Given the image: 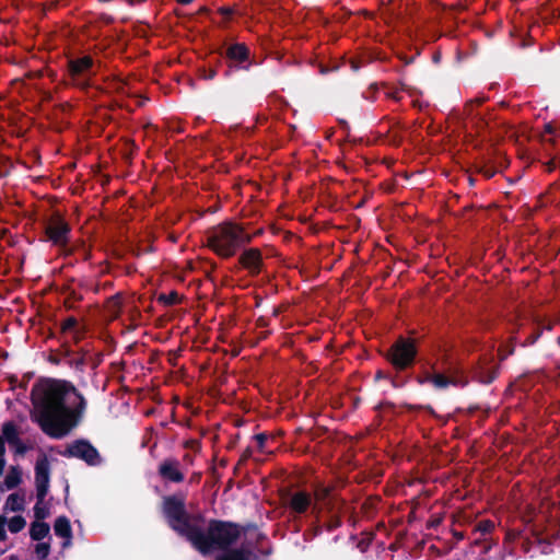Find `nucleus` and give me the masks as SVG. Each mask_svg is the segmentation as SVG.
<instances>
[{"label": "nucleus", "mask_w": 560, "mask_h": 560, "mask_svg": "<svg viewBox=\"0 0 560 560\" xmlns=\"http://www.w3.org/2000/svg\"><path fill=\"white\" fill-rule=\"evenodd\" d=\"M160 475L163 479L172 481V482H180L184 480V475L178 470V468L172 462H164L160 466Z\"/></svg>", "instance_id": "obj_14"}, {"label": "nucleus", "mask_w": 560, "mask_h": 560, "mask_svg": "<svg viewBox=\"0 0 560 560\" xmlns=\"http://www.w3.org/2000/svg\"><path fill=\"white\" fill-rule=\"evenodd\" d=\"M250 241V236L243 228L234 223H223L209 232L208 245L221 257L233 256L237 248Z\"/></svg>", "instance_id": "obj_3"}, {"label": "nucleus", "mask_w": 560, "mask_h": 560, "mask_svg": "<svg viewBox=\"0 0 560 560\" xmlns=\"http://www.w3.org/2000/svg\"><path fill=\"white\" fill-rule=\"evenodd\" d=\"M162 512L168 526L178 535L189 540L191 532L195 530L197 524L191 522L184 498L178 494L164 497Z\"/></svg>", "instance_id": "obj_4"}, {"label": "nucleus", "mask_w": 560, "mask_h": 560, "mask_svg": "<svg viewBox=\"0 0 560 560\" xmlns=\"http://www.w3.org/2000/svg\"><path fill=\"white\" fill-rule=\"evenodd\" d=\"M430 381L436 388H445L448 385L453 386H464L467 382L463 376L459 375H443V374H434Z\"/></svg>", "instance_id": "obj_13"}, {"label": "nucleus", "mask_w": 560, "mask_h": 560, "mask_svg": "<svg viewBox=\"0 0 560 560\" xmlns=\"http://www.w3.org/2000/svg\"><path fill=\"white\" fill-rule=\"evenodd\" d=\"M177 300V294L176 293H172L167 300L168 303H175Z\"/></svg>", "instance_id": "obj_35"}, {"label": "nucleus", "mask_w": 560, "mask_h": 560, "mask_svg": "<svg viewBox=\"0 0 560 560\" xmlns=\"http://www.w3.org/2000/svg\"><path fill=\"white\" fill-rule=\"evenodd\" d=\"M34 515L36 521L43 522V520L47 518L49 516V511L47 508L43 505V503L36 502L34 505Z\"/></svg>", "instance_id": "obj_28"}, {"label": "nucleus", "mask_w": 560, "mask_h": 560, "mask_svg": "<svg viewBox=\"0 0 560 560\" xmlns=\"http://www.w3.org/2000/svg\"><path fill=\"white\" fill-rule=\"evenodd\" d=\"M388 376L383 371H377L375 374L376 380L387 378Z\"/></svg>", "instance_id": "obj_32"}, {"label": "nucleus", "mask_w": 560, "mask_h": 560, "mask_svg": "<svg viewBox=\"0 0 560 560\" xmlns=\"http://www.w3.org/2000/svg\"><path fill=\"white\" fill-rule=\"evenodd\" d=\"M22 481V472L18 467H11L9 472L4 478V486L7 489L11 490L16 488Z\"/></svg>", "instance_id": "obj_21"}, {"label": "nucleus", "mask_w": 560, "mask_h": 560, "mask_svg": "<svg viewBox=\"0 0 560 560\" xmlns=\"http://www.w3.org/2000/svg\"><path fill=\"white\" fill-rule=\"evenodd\" d=\"M545 130H546V132L551 133L553 129H552V126L550 124H547L545 126Z\"/></svg>", "instance_id": "obj_38"}, {"label": "nucleus", "mask_w": 560, "mask_h": 560, "mask_svg": "<svg viewBox=\"0 0 560 560\" xmlns=\"http://www.w3.org/2000/svg\"><path fill=\"white\" fill-rule=\"evenodd\" d=\"M189 445H190V450L194 451V452H197L199 451V443L197 441H190L189 442Z\"/></svg>", "instance_id": "obj_31"}, {"label": "nucleus", "mask_w": 560, "mask_h": 560, "mask_svg": "<svg viewBox=\"0 0 560 560\" xmlns=\"http://www.w3.org/2000/svg\"><path fill=\"white\" fill-rule=\"evenodd\" d=\"M33 418L51 438H63L83 418L85 399L69 382L47 380L32 389Z\"/></svg>", "instance_id": "obj_1"}, {"label": "nucleus", "mask_w": 560, "mask_h": 560, "mask_svg": "<svg viewBox=\"0 0 560 560\" xmlns=\"http://www.w3.org/2000/svg\"><path fill=\"white\" fill-rule=\"evenodd\" d=\"M440 524V520H432L429 524L430 527H436Z\"/></svg>", "instance_id": "obj_36"}, {"label": "nucleus", "mask_w": 560, "mask_h": 560, "mask_svg": "<svg viewBox=\"0 0 560 560\" xmlns=\"http://www.w3.org/2000/svg\"><path fill=\"white\" fill-rule=\"evenodd\" d=\"M10 560H19V558L16 556H11Z\"/></svg>", "instance_id": "obj_43"}, {"label": "nucleus", "mask_w": 560, "mask_h": 560, "mask_svg": "<svg viewBox=\"0 0 560 560\" xmlns=\"http://www.w3.org/2000/svg\"><path fill=\"white\" fill-rule=\"evenodd\" d=\"M240 262L250 273H259L262 265L260 250L257 248H249L245 250L240 257Z\"/></svg>", "instance_id": "obj_10"}, {"label": "nucleus", "mask_w": 560, "mask_h": 560, "mask_svg": "<svg viewBox=\"0 0 560 560\" xmlns=\"http://www.w3.org/2000/svg\"><path fill=\"white\" fill-rule=\"evenodd\" d=\"M50 527L47 523L35 521L31 524L30 536L33 540L40 541L49 534Z\"/></svg>", "instance_id": "obj_19"}, {"label": "nucleus", "mask_w": 560, "mask_h": 560, "mask_svg": "<svg viewBox=\"0 0 560 560\" xmlns=\"http://www.w3.org/2000/svg\"><path fill=\"white\" fill-rule=\"evenodd\" d=\"M35 553L39 560H47L50 553V545L48 542H38L35 546Z\"/></svg>", "instance_id": "obj_26"}, {"label": "nucleus", "mask_w": 560, "mask_h": 560, "mask_svg": "<svg viewBox=\"0 0 560 560\" xmlns=\"http://www.w3.org/2000/svg\"><path fill=\"white\" fill-rule=\"evenodd\" d=\"M4 441H3V438L0 436V455H3L4 454Z\"/></svg>", "instance_id": "obj_34"}, {"label": "nucleus", "mask_w": 560, "mask_h": 560, "mask_svg": "<svg viewBox=\"0 0 560 560\" xmlns=\"http://www.w3.org/2000/svg\"><path fill=\"white\" fill-rule=\"evenodd\" d=\"M36 485V498L38 503H43L47 495L49 482H35Z\"/></svg>", "instance_id": "obj_27"}, {"label": "nucleus", "mask_w": 560, "mask_h": 560, "mask_svg": "<svg viewBox=\"0 0 560 560\" xmlns=\"http://www.w3.org/2000/svg\"><path fill=\"white\" fill-rule=\"evenodd\" d=\"M68 455L85 456L98 455L97 450L86 440H77L68 446Z\"/></svg>", "instance_id": "obj_12"}, {"label": "nucleus", "mask_w": 560, "mask_h": 560, "mask_svg": "<svg viewBox=\"0 0 560 560\" xmlns=\"http://www.w3.org/2000/svg\"><path fill=\"white\" fill-rule=\"evenodd\" d=\"M35 465V482H49L48 457H37Z\"/></svg>", "instance_id": "obj_17"}, {"label": "nucleus", "mask_w": 560, "mask_h": 560, "mask_svg": "<svg viewBox=\"0 0 560 560\" xmlns=\"http://www.w3.org/2000/svg\"><path fill=\"white\" fill-rule=\"evenodd\" d=\"M89 466H97L102 463L103 457H81Z\"/></svg>", "instance_id": "obj_30"}, {"label": "nucleus", "mask_w": 560, "mask_h": 560, "mask_svg": "<svg viewBox=\"0 0 560 560\" xmlns=\"http://www.w3.org/2000/svg\"><path fill=\"white\" fill-rule=\"evenodd\" d=\"M485 175H486L487 177H491V176L493 175V172H491V171H487V172H485Z\"/></svg>", "instance_id": "obj_42"}, {"label": "nucleus", "mask_w": 560, "mask_h": 560, "mask_svg": "<svg viewBox=\"0 0 560 560\" xmlns=\"http://www.w3.org/2000/svg\"><path fill=\"white\" fill-rule=\"evenodd\" d=\"M392 384H393V386H394V387H396V386H397V384L395 383V381H392Z\"/></svg>", "instance_id": "obj_45"}, {"label": "nucleus", "mask_w": 560, "mask_h": 560, "mask_svg": "<svg viewBox=\"0 0 560 560\" xmlns=\"http://www.w3.org/2000/svg\"><path fill=\"white\" fill-rule=\"evenodd\" d=\"M2 434L11 450L16 454H23L28 451L27 445L20 440L19 431L13 423H4Z\"/></svg>", "instance_id": "obj_8"}, {"label": "nucleus", "mask_w": 560, "mask_h": 560, "mask_svg": "<svg viewBox=\"0 0 560 560\" xmlns=\"http://www.w3.org/2000/svg\"><path fill=\"white\" fill-rule=\"evenodd\" d=\"M4 466H5L4 457H0V476L3 474Z\"/></svg>", "instance_id": "obj_33"}, {"label": "nucleus", "mask_w": 560, "mask_h": 560, "mask_svg": "<svg viewBox=\"0 0 560 560\" xmlns=\"http://www.w3.org/2000/svg\"><path fill=\"white\" fill-rule=\"evenodd\" d=\"M179 3L182 4H188L190 3L192 0H177Z\"/></svg>", "instance_id": "obj_41"}, {"label": "nucleus", "mask_w": 560, "mask_h": 560, "mask_svg": "<svg viewBox=\"0 0 560 560\" xmlns=\"http://www.w3.org/2000/svg\"><path fill=\"white\" fill-rule=\"evenodd\" d=\"M454 536H455V538H456L457 540H462V539H464V534H463V533H457V532H456V533H454Z\"/></svg>", "instance_id": "obj_37"}, {"label": "nucleus", "mask_w": 560, "mask_h": 560, "mask_svg": "<svg viewBox=\"0 0 560 560\" xmlns=\"http://www.w3.org/2000/svg\"><path fill=\"white\" fill-rule=\"evenodd\" d=\"M68 68L72 81L78 85H85L96 72L95 63L90 56L70 60Z\"/></svg>", "instance_id": "obj_6"}, {"label": "nucleus", "mask_w": 560, "mask_h": 560, "mask_svg": "<svg viewBox=\"0 0 560 560\" xmlns=\"http://www.w3.org/2000/svg\"><path fill=\"white\" fill-rule=\"evenodd\" d=\"M70 544H71V539H66V540L63 541V544H62V547H63V548H67V547H69V546H70Z\"/></svg>", "instance_id": "obj_40"}, {"label": "nucleus", "mask_w": 560, "mask_h": 560, "mask_svg": "<svg viewBox=\"0 0 560 560\" xmlns=\"http://www.w3.org/2000/svg\"><path fill=\"white\" fill-rule=\"evenodd\" d=\"M5 552V549H0V557Z\"/></svg>", "instance_id": "obj_44"}, {"label": "nucleus", "mask_w": 560, "mask_h": 560, "mask_svg": "<svg viewBox=\"0 0 560 560\" xmlns=\"http://www.w3.org/2000/svg\"><path fill=\"white\" fill-rule=\"evenodd\" d=\"M69 232L68 223L59 217L52 218L46 228L49 241L56 246H65L68 243Z\"/></svg>", "instance_id": "obj_7"}, {"label": "nucleus", "mask_w": 560, "mask_h": 560, "mask_svg": "<svg viewBox=\"0 0 560 560\" xmlns=\"http://www.w3.org/2000/svg\"><path fill=\"white\" fill-rule=\"evenodd\" d=\"M276 443L277 441L275 438H269L260 433L254 436L248 451L250 453H265L266 455H273L278 451Z\"/></svg>", "instance_id": "obj_9"}, {"label": "nucleus", "mask_w": 560, "mask_h": 560, "mask_svg": "<svg viewBox=\"0 0 560 560\" xmlns=\"http://www.w3.org/2000/svg\"><path fill=\"white\" fill-rule=\"evenodd\" d=\"M24 495L20 493H11L5 501L4 510H9L12 512H21L24 510Z\"/></svg>", "instance_id": "obj_20"}, {"label": "nucleus", "mask_w": 560, "mask_h": 560, "mask_svg": "<svg viewBox=\"0 0 560 560\" xmlns=\"http://www.w3.org/2000/svg\"><path fill=\"white\" fill-rule=\"evenodd\" d=\"M222 553L215 557V560H249L252 552L246 548H228L221 550Z\"/></svg>", "instance_id": "obj_15"}, {"label": "nucleus", "mask_w": 560, "mask_h": 560, "mask_svg": "<svg viewBox=\"0 0 560 560\" xmlns=\"http://www.w3.org/2000/svg\"><path fill=\"white\" fill-rule=\"evenodd\" d=\"M252 528L255 524L241 525L232 521L211 518L206 528L197 524L189 537L191 546L202 556H208L218 550H225L237 542L242 534Z\"/></svg>", "instance_id": "obj_2"}, {"label": "nucleus", "mask_w": 560, "mask_h": 560, "mask_svg": "<svg viewBox=\"0 0 560 560\" xmlns=\"http://www.w3.org/2000/svg\"><path fill=\"white\" fill-rule=\"evenodd\" d=\"M219 465L222 466V467H224L226 465L225 457H220Z\"/></svg>", "instance_id": "obj_39"}, {"label": "nucleus", "mask_w": 560, "mask_h": 560, "mask_svg": "<svg viewBox=\"0 0 560 560\" xmlns=\"http://www.w3.org/2000/svg\"><path fill=\"white\" fill-rule=\"evenodd\" d=\"M248 56V49L243 44H235L228 49V57L235 61H244Z\"/></svg>", "instance_id": "obj_22"}, {"label": "nucleus", "mask_w": 560, "mask_h": 560, "mask_svg": "<svg viewBox=\"0 0 560 560\" xmlns=\"http://www.w3.org/2000/svg\"><path fill=\"white\" fill-rule=\"evenodd\" d=\"M62 332L71 336L73 339L79 338V323L74 317H68L61 325Z\"/></svg>", "instance_id": "obj_23"}, {"label": "nucleus", "mask_w": 560, "mask_h": 560, "mask_svg": "<svg viewBox=\"0 0 560 560\" xmlns=\"http://www.w3.org/2000/svg\"><path fill=\"white\" fill-rule=\"evenodd\" d=\"M492 547L489 537H475L470 544V553L474 556H483L490 551Z\"/></svg>", "instance_id": "obj_18"}, {"label": "nucleus", "mask_w": 560, "mask_h": 560, "mask_svg": "<svg viewBox=\"0 0 560 560\" xmlns=\"http://www.w3.org/2000/svg\"><path fill=\"white\" fill-rule=\"evenodd\" d=\"M493 528H494V523L492 521L482 520L477 523L474 533H475V535H478L477 537L485 538L490 535V533L492 532Z\"/></svg>", "instance_id": "obj_24"}, {"label": "nucleus", "mask_w": 560, "mask_h": 560, "mask_svg": "<svg viewBox=\"0 0 560 560\" xmlns=\"http://www.w3.org/2000/svg\"><path fill=\"white\" fill-rule=\"evenodd\" d=\"M7 517L4 515H0V541H4L8 538L5 532Z\"/></svg>", "instance_id": "obj_29"}, {"label": "nucleus", "mask_w": 560, "mask_h": 560, "mask_svg": "<svg viewBox=\"0 0 560 560\" xmlns=\"http://www.w3.org/2000/svg\"><path fill=\"white\" fill-rule=\"evenodd\" d=\"M312 498L305 491L295 492L290 499V508L298 514L305 513L311 506Z\"/></svg>", "instance_id": "obj_11"}, {"label": "nucleus", "mask_w": 560, "mask_h": 560, "mask_svg": "<svg viewBox=\"0 0 560 560\" xmlns=\"http://www.w3.org/2000/svg\"><path fill=\"white\" fill-rule=\"evenodd\" d=\"M25 525L26 521L21 515L13 516L8 523L9 530L13 534L20 533Z\"/></svg>", "instance_id": "obj_25"}, {"label": "nucleus", "mask_w": 560, "mask_h": 560, "mask_svg": "<svg viewBox=\"0 0 560 560\" xmlns=\"http://www.w3.org/2000/svg\"><path fill=\"white\" fill-rule=\"evenodd\" d=\"M416 355V348L411 340L400 338L388 350L386 358L397 370L409 366Z\"/></svg>", "instance_id": "obj_5"}, {"label": "nucleus", "mask_w": 560, "mask_h": 560, "mask_svg": "<svg viewBox=\"0 0 560 560\" xmlns=\"http://www.w3.org/2000/svg\"><path fill=\"white\" fill-rule=\"evenodd\" d=\"M54 530L55 534L59 537H62L65 539H71L72 538V528L70 521L67 516L61 515L58 516L54 524Z\"/></svg>", "instance_id": "obj_16"}]
</instances>
